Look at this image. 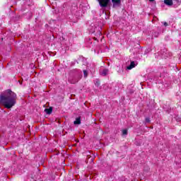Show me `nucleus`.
Segmentation results:
<instances>
[{
  "instance_id": "nucleus-1",
  "label": "nucleus",
  "mask_w": 181,
  "mask_h": 181,
  "mask_svg": "<svg viewBox=\"0 0 181 181\" xmlns=\"http://www.w3.org/2000/svg\"><path fill=\"white\" fill-rule=\"evenodd\" d=\"M0 104L4 105L6 108H12L16 104V93L11 90H6L0 95Z\"/></svg>"
},
{
  "instance_id": "nucleus-2",
  "label": "nucleus",
  "mask_w": 181,
  "mask_h": 181,
  "mask_svg": "<svg viewBox=\"0 0 181 181\" xmlns=\"http://www.w3.org/2000/svg\"><path fill=\"white\" fill-rule=\"evenodd\" d=\"M101 8H107L111 4V0H97ZM113 6H118L121 4V0H112Z\"/></svg>"
},
{
  "instance_id": "nucleus-3",
  "label": "nucleus",
  "mask_w": 181,
  "mask_h": 181,
  "mask_svg": "<svg viewBox=\"0 0 181 181\" xmlns=\"http://www.w3.org/2000/svg\"><path fill=\"white\" fill-rule=\"evenodd\" d=\"M136 66H138V63L132 61L130 63V65H129L127 69V70H132V69H134Z\"/></svg>"
},
{
  "instance_id": "nucleus-4",
  "label": "nucleus",
  "mask_w": 181,
  "mask_h": 181,
  "mask_svg": "<svg viewBox=\"0 0 181 181\" xmlns=\"http://www.w3.org/2000/svg\"><path fill=\"white\" fill-rule=\"evenodd\" d=\"M109 72H110V71L107 69H100V76H105L108 75Z\"/></svg>"
},
{
  "instance_id": "nucleus-5",
  "label": "nucleus",
  "mask_w": 181,
  "mask_h": 181,
  "mask_svg": "<svg viewBox=\"0 0 181 181\" xmlns=\"http://www.w3.org/2000/svg\"><path fill=\"white\" fill-rule=\"evenodd\" d=\"M164 4L167 5L168 6H172L173 5V0H164Z\"/></svg>"
},
{
  "instance_id": "nucleus-6",
  "label": "nucleus",
  "mask_w": 181,
  "mask_h": 181,
  "mask_svg": "<svg viewBox=\"0 0 181 181\" xmlns=\"http://www.w3.org/2000/svg\"><path fill=\"white\" fill-rule=\"evenodd\" d=\"M78 80H80V78H74L73 79L69 80V81L71 82V84H76V83H78Z\"/></svg>"
},
{
  "instance_id": "nucleus-7",
  "label": "nucleus",
  "mask_w": 181,
  "mask_h": 181,
  "mask_svg": "<svg viewBox=\"0 0 181 181\" xmlns=\"http://www.w3.org/2000/svg\"><path fill=\"white\" fill-rule=\"evenodd\" d=\"M74 124L75 125H79V124H81V119L80 117L76 118V120L74 122Z\"/></svg>"
},
{
  "instance_id": "nucleus-8",
  "label": "nucleus",
  "mask_w": 181,
  "mask_h": 181,
  "mask_svg": "<svg viewBox=\"0 0 181 181\" xmlns=\"http://www.w3.org/2000/svg\"><path fill=\"white\" fill-rule=\"evenodd\" d=\"M45 111L46 114L50 115V113L52 112L53 109L52 107L46 108V109H45Z\"/></svg>"
},
{
  "instance_id": "nucleus-9",
  "label": "nucleus",
  "mask_w": 181,
  "mask_h": 181,
  "mask_svg": "<svg viewBox=\"0 0 181 181\" xmlns=\"http://www.w3.org/2000/svg\"><path fill=\"white\" fill-rule=\"evenodd\" d=\"M122 135H128V130L123 129L122 130Z\"/></svg>"
},
{
  "instance_id": "nucleus-10",
  "label": "nucleus",
  "mask_w": 181,
  "mask_h": 181,
  "mask_svg": "<svg viewBox=\"0 0 181 181\" xmlns=\"http://www.w3.org/2000/svg\"><path fill=\"white\" fill-rule=\"evenodd\" d=\"M83 76L85 78H86L88 76V73L86 70H83Z\"/></svg>"
},
{
  "instance_id": "nucleus-11",
  "label": "nucleus",
  "mask_w": 181,
  "mask_h": 181,
  "mask_svg": "<svg viewBox=\"0 0 181 181\" xmlns=\"http://www.w3.org/2000/svg\"><path fill=\"white\" fill-rule=\"evenodd\" d=\"M145 121H146V122L149 123V122H151V119L149 117H146Z\"/></svg>"
},
{
  "instance_id": "nucleus-12",
  "label": "nucleus",
  "mask_w": 181,
  "mask_h": 181,
  "mask_svg": "<svg viewBox=\"0 0 181 181\" xmlns=\"http://www.w3.org/2000/svg\"><path fill=\"white\" fill-rule=\"evenodd\" d=\"M163 25H164V26H168V23L164 22V23H163Z\"/></svg>"
},
{
  "instance_id": "nucleus-13",
  "label": "nucleus",
  "mask_w": 181,
  "mask_h": 181,
  "mask_svg": "<svg viewBox=\"0 0 181 181\" xmlns=\"http://www.w3.org/2000/svg\"><path fill=\"white\" fill-rule=\"evenodd\" d=\"M155 0H149L150 2H153Z\"/></svg>"
},
{
  "instance_id": "nucleus-14",
  "label": "nucleus",
  "mask_w": 181,
  "mask_h": 181,
  "mask_svg": "<svg viewBox=\"0 0 181 181\" xmlns=\"http://www.w3.org/2000/svg\"><path fill=\"white\" fill-rule=\"evenodd\" d=\"M96 83H98V86H99V85H100V82H96Z\"/></svg>"
},
{
  "instance_id": "nucleus-15",
  "label": "nucleus",
  "mask_w": 181,
  "mask_h": 181,
  "mask_svg": "<svg viewBox=\"0 0 181 181\" xmlns=\"http://www.w3.org/2000/svg\"><path fill=\"white\" fill-rule=\"evenodd\" d=\"M174 1H175L176 2H179L180 0H174Z\"/></svg>"
}]
</instances>
